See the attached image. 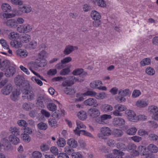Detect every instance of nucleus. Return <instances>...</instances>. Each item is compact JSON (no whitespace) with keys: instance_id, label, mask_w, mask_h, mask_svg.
Listing matches in <instances>:
<instances>
[{"instance_id":"nucleus-1","label":"nucleus","mask_w":158,"mask_h":158,"mask_svg":"<svg viewBox=\"0 0 158 158\" xmlns=\"http://www.w3.org/2000/svg\"><path fill=\"white\" fill-rule=\"evenodd\" d=\"M111 135V131L107 127H102L100 129V132L97 135L98 137L100 139H106L107 136Z\"/></svg>"},{"instance_id":"nucleus-2","label":"nucleus","mask_w":158,"mask_h":158,"mask_svg":"<svg viewBox=\"0 0 158 158\" xmlns=\"http://www.w3.org/2000/svg\"><path fill=\"white\" fill-rule=\"evenodd\" d=\"M12 149L11 144L6 138L2 139L0 142V152L8 151Z\"/></svg>"},{"instance_id":"nucleus-3","label":"nucleus","mask_w":158,"mask_h":158,"mask_svg":"<svg viewBox=\"0 0 158 158\" xmlns=\"http://www.w3.org/2000/svg\"><path fill=\"white\" fill-rule=\"evenodd\" d=\"M35 97V94L33 91L24 88L23 90L22 96L23 99L31 101L34 99Z\"/></svg>"},{"instance_id":"nucleus-4","label":"nucleus","mask_w":158,"mask_h":158,"mask_svg":"<svg viewBox=\"0 0 158 158\" xmlns=\"http://www.w3.org/2000/svg\"><path fill=\"white\" fill-rule=\"evenodd\" d=\"M84 81L83 79H79L75 77L71 76L68 77V79L64 81L62 83L63 86H70L77 82H81Z\"/></svg>"},{"instance_id":"nucleus-5","label":"nucleus","mask_w":158,"mask_h":158,"mask_svg":"<svg viewBox=\"0 0 158 158\" xmlns=\"http://www.w3.org/2000/svg\"><path fill=\"white\" fill-rule=\"evenodd\" d=\"M125 114L127 116V119L130 121L133 122H137V115L133 110H127L125 111Z\"/></svg>"},{"instance_id":"nucleus-6","label":"nucleus","mask_w":158,"mask_h":158,"mask_svg":"<svg viewBox=\"0 0 158 158\" xmlns=\"http://www.w3.org/2000/svg\"><path fill=\"white\" fill-rule=\"evenodd\" d=\"M111 118L112 116L110 115L105 114L100 115L98 118L95 119V120L99 124H104L106 123L105 122L106 120Z\"/></svg>"},{"instance_id":"nucleus-7","label":"nucleus","mask_w":158,"mask_h":158,"mask_svg":"<svg viewBox=\"0 0 158 158\" xmlns=\"http://www.w3.org/2000/svg\"><path fill=\"white\" fill-rule=\"evenodd\" d=\"M88 113L91 118L95 119L99 117L101 114L99 110L95 108H91L89 109Z\"/></svg>"},{"instance_id":"nucleus-8","label":"nucleus","mask_w":158,"mask_h":158,"mask_svg":"<svg viewBox=\"0 0 158 158\" xmlns=\"http://www.w3.org/2000/svg\"><path fill=\"white\" fill-rule=\"evenodd\" d=\"M47 61L46 59L44 58L41 59L38 58L32 65L34 66V68H38L39 67L45 66L47 65Z\"/></svg>"},{"instance_id":"nucleus-9","label":"nucleus","mask_w":158,"mask_h":158,"mask_svg":"<svg viewBox=\"0 0 158 158\" xmlns=\"http://www.w3.org/2000/svg\"><path fill=\"white\" fill-rule=\"evenodd\" d=\"M149 102L146 99H142L138 100L135 103V105L139 108H145L149 105Z\"/></svg>"},{"instance_id":"nucleus-10","label":"nucleus","mask_w":158,"mask_h":158,"mask_svg":"<svg viewBox=\"0 0 158 158\" xmlns=\"http://www.w3.org/2000/svg\"><path fill=\"white\" fill-rule=\"evenodd\" d=\"M137 147L134 144L130 143L127 146V149L134 156L139 155V152L136 150Z\"/></svg>"},{"instance_id":"nucleus-11","label":"nucleus","mask_w":158,"mask_h":158,"mask_svg":"<svg viewBox=\"0 0 158 158\" xmlns=\"http://www.w3.org/2000/svg\"><path fill=\"white\" fill-rule=\"evenodd\" d=\"M13 87L10 84H8L4 86L1 90V93L4 95L7 96L10 94L13 90Z\"/></svg>"},{"instance_id":"nucleus-12","label":"nucleus","mask_w":158,"mask_h":158,"mask_svg":"<svg viewBox=\"0 0 158 158\" xmlns=\"http://www.w3.org/2000/svg\"><path fill=\"white\" fill-rule=\"evenodd\" d=\"M84 104L86 106H93L96 107L99 106L97 100L93 98H89L84 102Z\"/></svg>"},{"instance_id":"nucleus-13","label":"nucleus","mask_w":158,"mask_h":158,"mask_svg":"<svg viewBox=\"0 0 158 158\" xmlns=\"http://www.w3.org/2000/svg\"><path fill=\"white\" fill-rule=\"evenodd\" d=\"M19 11L21 13H18L17 12V14L18 15H21L23 13H29L31 12L32 10L31 7L29 5H25L22 7H20L19 8Z\"/></svg>"},{"instance_id":"nucleus-14","label":"nucleus","mask_w":158,"mask_h":158,"mask_svg":"<svg viewBox=\"0 0 158 158\" xmlns=\"http://www.w3.org/2000/svg\"><path fill=\"white\" fill-rule=\"evenodd\" d=\"M78 48L76 46H73L70 45L66 46L63 51L64 54L65 55H68L75 50H77Z\"/></svg>"},{"instance_id":"nucleus-15","label":"nucleus","mask_w":158,"mask_h":158,"mask_svg":"<svg viewBox=\"0 0 158 158\" xmlns=\"http://www.w3.org/2000/svg\"><path fill=\"white\" fill-rule=\"evenodd\" d=\"M100 108L102 112L105 113L110 112L112 111L113 109V107L112 105L108 104H104L102 105Z\"/></svg>"},{"instance_id":"nucleus-16","label":"nucleus","mask_w":158,"mask_h":158,"mask_svg":"<svg viewBox=\"0 0 158 158\" xmlns=\"http://www.w3.org/2000/svg\"><path fill=\"white\" fill-rule=\"evenodd\" d=\"M10 63L8 60H4L2 61L0 59V70L2 71H4L8 68L10 66Z\"/></svg>"},{"instance_id":"nucleus-17","label":"nucleus","mask_w":158,"mask_h":158,"mask_svg":"<svg viewBox=\"0 0 158 158\" xmlns=\"http://www.w3.org/2000/svg\"><path fill=\"white\" fill-rule=\"evenodd\" d=\"M5 75L7 77H9L13 76L16 72V69L13 66H10L6 70Z\"/></svg>"},{"instance_id":"nucleus-18","label":"nucleus","mask_w":158,"mask_h":158,"mask_svg":"<svg viewBox=\"0 0 158 158\" xmlns=\"http://www.w3.org/2000/svg\"><path fill=\"white\" fill-rule=\"evenodd\" d=\"M73 131L75 134L78 135L79 136L80 135V134L81 133V134L89 137L92 138H94L93 135L91 133L85 130H81L78 131L77 130H74Z\"/></svg>"},{"instance_id":"nucleus-19","label":"nucleus","mask_w":158,"mask_h":158,"mask_svg":"<svg viewBox=\"0 0 158 158\" xmlns=\"http://www.w3.org/2000/svg\"><path fill=\"white\" fill-rule=\"evenodd\" d=\"M113 123L114 126L118 127L124 125L125 123V121L123 118L117 117L114 119Z\"/></svg>"},{"instance_id":"nucleus-20","label":"nucleus","mask_w":158,"mask_h":158,"mask_svg":"<svg viewBox=\"0 0 158 158\" xmlns=\"http://www.w3.org/2000/svg\"><path fill=\"white\" fill-rule=\"evenodd\" d=\"M9 142L13 145H16L20 143V140L18 137L15 135H11L9 137Z\"/></svg>"},{"instance_id":"nucleus-21","label":"nucleus","mask_w":158,"mask_h":158,"mask_svg":"<svg viewBox=\"0 0 158 158\" xmlns=\"http://www.w3.org/2000/svg\"><path fill=\"white\" fill-rule=\"evenodd\" d=\"M21 94L20 91L18 90H16L12 92L10 95V98L12 100L16 101L19 100Z\"/></svg>"},{"instance_id":"nucleus-22","label":"nucleus","mask_w":158,"mask_h":158,"mask_svg":"<svg viewBox=\"0 0 158 158\" xmlns=\"http://www.w3.org/2000/svg\"><path fill=\"white\" fill-rule=\"evenodd\" d=\"M131 92L129 89H122L119 90L118 94L120 96H129L131 95Z\"/></svg>"},{"instance_id":"nucleus-23","label":"nucleus","mask_w":158,"mask_h":158,"mask_svg":"<svg viewBox=\"0 0 158 158\" xmlns=\"http://www.w3.org/2000/svg\"><path fill=\"white\" fill-rule=\"evenodd\" d=\"M35 105L32 103H25L22 105L23 108L25 110L29 111L33 109Z\"/></svg>"},{"instance_id":"nucleus-24","label":"nucleus","mask_w":158,"mask_h":158,"mask_svg":"<svg viewBox=\"0 0 158 158\" xmlns=\"http://www.w3.org/2000/svg\"><path fill=\"white\" fill-rule=\"evenodd\" d=\"M6 25L9 27L15 28L17 27V23L15 19H10L7 21L6 23Z\"/></svg>"},{"instance_id":"nucleus-25","label":"nucleus","mask_w":158,"mask_h":158,"mask_svg":"<svg viewBox=\"0 0 158 158\" xmlns=\"http://www.w3.org/2000/svg\"><path fill=\"white\" fill-rule=\"evenodd\" d=\"M64 90L65 93L67 95H73L76 92L74 88L70 86H68L67 87L65 88Z\"/></svg>"},{"instance_id":"nucleus-26","label":"nucleus","mask_w":158,"mask_h":158,"mask_svg":"<svg viewBox=\"0 0 158 158\" xmlns=\"http://www.w3.org/2000/svg\"><path fill=\"white\" fill-rule=\"evenodd\" d=\"M19 37V34L16 32H12L8 35L9 39L13 41L18 40Z\"/></svg>"},{"instance_id":"nucleus-27","label":"nucleus","mask_w":158,"mask_h":158,"mask_svg":"<svg viewBox=\"0 0 158 158\" xmlns=\"http://www.w3.org/2000/svg\"><path fill=\"white\" fill-rule=\"evenodd\" d=\"M147 149L151 153H156L158 152V147L153 144H149L147 147Z\"/></svg>"},{"instance_id":"nucleus-28","label":"nucleus","mask_w":158,"mask_h":158,"mask_svg":"<svg viewBox=\"0 0 158 158\" xmlns=\"http://www.w3.org/2000/svg\"><path fill=\"white\" fill-rule=\"evenodd\" d=\"M102 84V82L99 80H96L93 81L90 84V87L93 88H99V87L101 86Z\"/></svg>"},{"instance_id":"nucleus-29","label":"nucleus","mask_w":158,"mask_h":158,"mask_svg":"<svg viewBox=\"0 0 158 158\" xmlns=\"http://www.w3.org/2000/svg\"><path fill=\"white\" fill-rule=\"evenodd\" d=\"M91 16V18L94 20H99L101 18L100 14L96 10L92 11Z\"/></svg>"},{"instance_id":"nucleus-30","label":"nucleus","mask_w":158,"mask_h":158,"mask_svg":"<svg viewBox=\"0 0 158 158\" xmlns=\"http://www.w3.org/2000/svg\"><path fill=\"white\" fill-rule=\"evenodd\" d=\"M24 77L20 75L17 76L15 79V81L17 85H22L24 81Z\"/></svg>"},{"instance_id":"nucleus-31","label":"nucleus","mask_w":158,"mask_h":158,"mask_svg":"<svg viewBox=\"0 0 158 158\" xmlns=\"http://www.w3.org/2000/svg\"><path fill=\"white\" fill-rule=\"evenodd\" d=\"M67 144L69 146L73 148H76L77 146V142L73 139H69L67 141Z\"/></svg>"},{"instance_id":"nucleus-32","label":"nucleus","mask_w":158,"mask_h":158,"mask_svg":"<svg viewBox=\"0 0 158 158\" xmlns=\"http://www.w3.org/2000/svg\"><path fill=\"white\" fill-rule=\"evenodd\" d=\"M137 130V129L135 127H133L127 130L126 133L130 135H134L136 134Z\"/></svg>"},{"instance_id":"nucleus-33","label":"nucleus","mask_w":158,"mask_h":158,"mask_svg":"<svg viewBox=\"0 0 158 158\" xmlns=\"http://www.w3.org/2000/svg\"><path fill=\"white\" fill-rule=\"evenodd\" d=\"M2 8L3 11L9 12L11 10V7L9 4L5 3L2 4Z\"/></svg>"},{"instance_id":"nucleus-34","label":"nucleus","mask_w":158,"mask_h":158,"mask_svg":"<svg viewBox=\"0 0 158 158\" xmlns=\"http://www.w3.org/2000/svg\"><path fill=\"white\" fill-rule=\"evenodd\" d=\"M138 152L139 154L140 153L141 155L145 156L148 153L146 151V148L145 146H139L138 148Z\"/></svg>"},{"instance_id":"nucleus-35","label":"nucleus","mask_w":158,"mask_h":158,"mask_svg":"<svg viewBox=\"0 0 158 158\" xmlns=\"http://www.w3.org/2000/svg\"><path fill=\"white\" fill-rule=\"evenodd\" d=\"M77 116L79 119L82 121L85 120L87 118L86 113L83 111L79 112L77 114Z\"/></svg>"},{"instance_id":"nucleus-36","label":"nucleus","mask_w":158,"mask_h":158,"mask_svg":"<svg viewBox=\"0 0 158 158\" xmlns=\"http://www.w3.org/2000/svg\"><path fill=\"white\" fill-rule=\"evenodd\" d=\"M45 99L42 95H40L39 96L37 100V104L39 105L40 107L42 108L44 107V105L43 102L44 101Z\"/></svg>"},{"instance_id":"nucleus-37","label":"nucleus","mask_w":158,"mask_h":158,"mask_svg":"<svg viewBox=\"0 0 158 158\" xmlns=\"http://www.w3.org/2000/svg\"><path fill=\"white\" fill-rule=\"evenodd\" d=\"M114 108L115 109L119 111L120 112L126 110L127 109L126 106L120 104L115 105L114 106Z\"/></svg>"},{"instance_id":"nucleus-38","label":"nucleus","mask_w":158,"mask_h":158,"mask_svg":"<svg viewBox=\"0 0 158 158\" xmlns=\"http://www.w3.org/2000/svg\"><path fill=\"white\" fill-rule=\"evenodd\" d=\"M113 153L116 156L115 158H123L122 156L124 155V152L115 149L113 150Z\"/></svg>"},{"instance_id":"nucleus-39","label":"nucleus","mask_w":158,"mask_h":158,"mask_svg":"<svg viewBox=\"0 0 158 158\" xmlns=\"http://www.w3.org/2000/svg\"><path fill=\"white\" fill-rule=\"evenodd\" d=\"M9 131L12 134L15 136L19 135H20L19 129V128L16 127H11L10 128Z\"/></svg>"},{"instance_id":"nucleus-40","label":"nucleus","mask_w":158,"mask_h":158,"mask_svg":"<svg viewBox=\"0 0 158 158\" xmlns=\"http://www.w3.org/2000/svg\"><path fill=\"white\" fill-rule=\"evenodd\" d=\"M77 127L75 130L79 131V130L81 129H85L86 128L85 126L81 121L77 120L76 121Z\"/></svg>"},{"instance_id":"nucleus-41","label":"nucleus","mask_w":158,"mask_h":158,"mask_svg":"<svg viewBox=\"0 0 158 158\" xmlns=\"http://www.w3.org/2000/svg\"><path fill=\"white\" fill-rule=\"evenodd\" d=\"M148 110L151 114L154 115L155 114L158 112V108L156 106H152L149 107Z\"/></svg>"},{"instance_id":"nucleus-42","label":"nucleus","mask_w":158,"mask_h":158,"mask_svg":"<svg viewBox=\"0 0 158 158\" xmlns=\"http://www.w3.org/2000/svg\"><path fill=\"white\" fill-rule=\"evenodd\" d=\"M17 54L20 57L24 58L26 57L27 55V53L26 50L20 49L17 50L16 52Z\"/></svg>"},{"instance_id":"nucleus-43","label":"nucleus","mask_w":158,"mask_h":158,"mask_svg":"<svg viewBox=\"0 0 158 158\" xmlns=\"http://www.w3.org/2000/svg\"><path fill=\"white\" fill-rule=\"evenodd\" d=\"M10 45L15 48H21L22 46L21 42L17 40L12 41L10 43Z\"/></svg>"},{"instance_id":"nucleus-44","label":"nucleus","mask_w":158,"mask_h":158,"mask_svg":"<svg viewBox=\"0 0 158 158\" xmlns=\"http://www.w3.org/2000/svg\"><path fill=\"white\" fill-rule=\"evenodd\" d=\"M21 138L23 141L26 143H28L31 141V138L28 134L22 133L21 135Z\"/></svg>"},{"instance_id":"nucleus-45","label":"nucleus","mask_w":158,"mask_h":158,"mask_svg":"<svg viewBox=\"0 0 158 158\" xmlns=\"http://www.w3.org/2000/svg\"><path fill=\"white\" fill-rule=\"evenodd\" d=\"M47 108L48 109L51 111H54L57 109L56 105L53 103H50L47 105Z\"/></svg>"},{"instance_id":"nucleus-46","label":"nucleus","mask_w":158,"mask_h":158,"mask_svg":"<svg viewBox=\"0 0 158 158\" xmlns=\"http://www.w3.org/2000/svg\"><path fill=\"white\" fill-rule=\"evenodd\" d=\"M95 98L97 99L102 100L106 98V94L102 92L99 94H97L96 93V95H95Z\"/></svg>"},{"instance_id":"nucleus-47","label":"nucleus","mask_w":158,"mask_h":158,"mask_svg":"<svg viewBox=\"0 0 158 158\" xmlns=\"http://www.w3.org/2000/svg\"><path fill=\"white\" fill-rule=\"evenodd\" d=\"M31 39L30 35L27 34H25L22 36L21 40L23 43H27L30 41Z\"/></svg>"},{"instance_id":"nucleus-48","label":"nucleus","mask_w":158,"mask_h":158,"mask_svg":"<svg viewBox=\"0 0 158 158\" xmlns=\"http://www.w3.org/2000/svg\"><path fill=\"white\" fill-rule=\"evenodd\" d=\"M151 63V60L149 58H145L143 59L140 62L141 66H144L149 65Z\"/></svg>"},{"instance_id":"nucleus-49","label":"nucleus","mask_w":158,"mask_h":158,"mask_svg":"<svg viewBox=\"0 0 158 158\" xmlns=\"http://www.w3.org/2000/svg\"><path fill=\"white\" fill-rule=\"evenodd\" d=\"M48 53L45 51L42 50L38 55V58L43 59H46L47 57Z\"/></svg>"},{"instance_id":"nucleus-50","label":"nucleus","mask_w":158,"mask_h":158,"mask_svg":"<svg viewBox=\"0 0 158 158\" xmlns=\"http://www.w3.org/2000/svg\"><path fill=\"white\" fill-rule=\"evenodd\" d=\"M145 72L147 74L152 76L155 74V71L153 68L149 67L146 69Z\"/></svg>"},{"instance_id":"nucleus-51","label":"nucleus","mask_w":158,"mask_h":158,"mask_svg":"<svg viewBox=\"0 0 158 158\" xmlns=\"http://www.w3.org/2000/svg\"><path fill=\"white\" fill-rule=\"evenodd\" d=\"M57 144L60 147H63L66 144V142L64 139L60 138L57 141Z\"/></svg>"},{"instance_id":"nucleus-52","label":"nucleus","mask_w":158,"mask_h":158,"mask_svg":"<svg viewBox=\"0 0 158 158\" xmlns=\"http://www.w3.org/2000/svg\"><path fill=\"white\" fill-rule=\"evenodd\" d=\"M137 134L138 135L141 136H145L148 135V132L142 129H140L138 131Z\"/></svg>"},{"instance_id":"nucleus-53","label":"nucleus","mask_w":158,"mask_h":158,"mask_svg":"<svg viewBox=\"0 0 158 158\" xmlns=\"http://www.w3.org/2000/svg\"><path fill=\"white\" fill-rule=\"evenodd\" d=\"M37 127L40 130H45L47 128L48 126L46 123L41 122L37 125Z\"/></svg>"},{"instance_id":"nucleus-54","label":"nucleus","mask_w":158,"mask_h":158,"mask_svg":"<svg viewBox=\"0 0 158 158\" xmlns=\"http://www.w3.org/2000/svg\"><path fill=\"white\" fill-rule=\"evenodd\" d=\"M141 94V91L138 89H135L133 90L132 94V97L134 98L139 97Z\"/></svg>"},{"instance_id":"nucleus-55","label":"nucleus","mask_w":158,"mask_h":158,"mask_svg":"<svg viewBox=\"0 0 158 158\" xmlns=\"http://www.w3.org/2000/svg\"><path fill=\"white\" fill-rule=\"evenodd\" d=\"M83 72V70L82 69L78 68L74 70L72 72V74L74 76H78L82 74Z\"/></svg>"},{"instance_id":"nucleus-56","label":"nucleus","mask_w":158,"mask_h":158,"mask_svg":"<svg viewBox=\"0 0 158 158\" xmlns=\"http://www.w3.org/2000/svg\"><path fill=\"white\" fill-rule=\"evenodd\" d=\"M31 156L34 158H41L42 156V154L40 152L35 151L32 153Z\"/></svg>"},{"instance_id":"nucleus-57","label":"nucleus","mask_w":158,"mask_h":158,"mask_svg":"<svg viewBox=\"0 0 158 158\" xmlns=\"http://www.w3.org/2000/svg\"><path fill=\"white\" fill-rule=\"evenodd\" d=\"M84 96H90L95 97L96 95V92L93 91H87L83 93Z\"/></svg>"},{"instance_id":"nucleus-58","label":"nucleus","mask_w":158,"mask_h":158,"mask_svg":"<svg viewBox=\"0 0 158 158\" xmlns=\"http://www.w3.org/2000/svg\"><path fill=\"white\" fill-rule=\"evenodd\" d=\"M40 149L42 152L48 151L49 149V146L46 143L42 144L40 147Z\"/></svg>"},{"instance_id":"nucleus-59","label":"nucleus","mask_w":158,"mask_h":158,"mask_svg":"<svg viewBox=\"0 0 158 158\" xmlns=\"http://www.w3.org/2000/svg\"><path fill=\"white\" fill-rule=\"evenodd\" d=\"M0 43L4 49H8L9 48V45L7 44L6 41L4 39H2L0 40Z\"/></svg>"},{"instance_id":"nucleus-60","label":"nucleus","mask_w":158,"mask_h":158,"mask_svg":"<svg viewBox=\"0 0 158 158\" xmlns=\"http://www.w3.org/2000/svg\"><path fill=\"white\" fill-rule=\"evenodd\" d=\"M51 152L54 155H57L59 154L57 148L55 146H52L50 148Z\"/></svg>"},{"instance_id":"nucleus-61","label":"nucleus","mask_w":158,"mask_h":158,"mask_svg":"<svg viewBox=\"0 0 158 158\" xmlns=\"http://www.w3.org/2000/svg\"><path fill=\"white\" fill-rule=\"evenodd\" d=\"M149 126L151 128L156 129L158 127V125L154 121H149L148 122Z\"/></svg>"},{"instance_id":"nucleus-62","label":"nucleus","mask_w":158,"mask_h":158,"mask_svg":"<svg viewBox=\"0 0 158 158\" xmlns=\"http://www.w3.org/2000/svg\"><path fill=\"white\" fill-rule=\"evenodd\" d=\"M31 80L34 82L36 83L38 85L41 86L43 85L42 82L35 77H33L31 78Z\"/></svg>"},{"instance_id":"nucleus-63","label":"nucleus","mask_w":158,"mask_h":158,"mask_svg":"<svg viewBox=\"0 0 158 158\" xmlns=\"http://www.w3.org/2000/svg\"><path fill=\"white\" fill-rule=\"evenodd\" d=\"M48 124L52 127L56 126L57 123L56 121L53 118H50L48 120Z\"/></svg>"},{"instance_id":"nucleus-64","label":"nucleus","mask_w":158,"mask_h":158,"mask_svg":"<svg viewBox=\"0 0 158 158\" xmlns=\"http://www.w3.org/2000/svg\"><path fill=\"white\" fill-rule=\"evenodd\" d=\"M70 72L69 68H66L63 69L60 72V74L61 75H65L68 74Z\"/></svg>"}]
</instances>
